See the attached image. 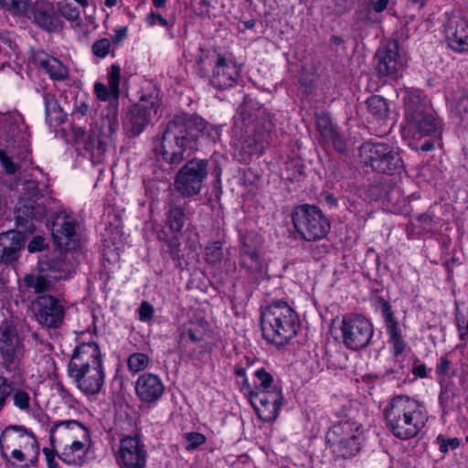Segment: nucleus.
Masks as SVG:
<instances>
[{
  "instance_id": "obj_22",
  "label": "nucleus",
  "mask_w": 468,
  "mask_h": 468,
  "mask_svg": "<svg viewBox=\"0 0 468 468\" xmlns=\"http://www.w3.org/2000/svg\"><path fill=\"white\" fill-rule=\"evenodd\" d=\"M134 390L140 401L154 405L165 393V384L159 376L144 373L136 379Z\"/></svg>"
},
{
  "instance_id": "obj_47",
  "label": "nucleus",
  "mask_w": 468,
  "mask_h": 468,
  "mask_svg": "<svg viewBox=\"0 0 468 468\" xmlns=\"http://www.w3.org/2000/svg\"><path fill=\"white\" fill-rule=\"evenodd\" d=\"M111 49V41L108 38H101L91 46L92 54L100 58H104Z\"/></svg>"
},
{
  "instance_id": "obj_60",
  "label": "nucleus",
  "mask_w": 468,
  "mask_h": 468,
  "mask_svg": "<svg viewBox=\"0 0 468 468\" xmlns=\"http://www.w3.org/2000/svg\"><path fill=\"white\" fill-rule=\"evenodd\" d=\"M421 151L429 152L434 149V143L431 140L426 141L420 148Z\"/></svg>"
},
{
  "instance_id": "obj_16",
  "label": "nucleus",
  "mask_w": 468,
  "mask_h": 468,
  "mask_svg": "<svg viewBox=\"0 0 468 468\" xmlns=\"http://www.w3.org/2000/svg\"><path fill=\"white\" fill-rule=\"evenodd\" d=\"M32 313L39 324L48 328L59 327L65 310L59 300L49 294L37 297L31 303Z\"/></svg>"
},
{
  "instance_id": "obj_58",
  "label": "nucleus",
  "mask_w": 468,
  "mask_h": 468,
  "mask_svg": "<svg viewBox=\"0 0 468 468\" xmlns=\"http://www.w3.org/2000/svg\"><path fill=\"white\" fill-rule=\"evenodd\" d=\"M412 372L415 376L425 378L427 376L426 366L424 364H420L413 368Z\"/></svg>"
},
{
  "instance_id": "obj_1",
  "label": "nucleus",
  "mask_w": 468,
  "mask_h": 468,
  "mask_svg": "<svg viewBox=\"0 0 468 468\" xmlns=\"http://www.w3.org/2000/svg\"><path fill=\"white\" fill-rule=\"evenodd\" d=\"M198 133L212 140L219 136L218 130L200 117L176 116L162 136L159 152L164 160L172 165L181 163L185 154L196 148Z\"/></svg>"
},
{
  "instance_id": "obj_46",
  "label": "nucleus",
  "mask_w": 468,
  "mask_h": 468,
  "mask_svg": "<svg viewBox=\"0 0 468 468\" xmlns=\"http://www.w3.org/2000/svg\"><path fill=\"white\" fill-rule=\"evenodd\" d=\"M436 442L439 445V450L442 453L448 452L450 450H455L460 445L458 438H447L442 434L438 435Z\"/></svg>"
},
{
  "instance_id": "obj_25",
  "label": "nucleus",
  "mask_w": 468,
  "mask_h": 468,
  "mask_svg": "<svg viewBox=\"0 0 468 468\" xmlns=\"http://www.w3.org/2000/svg\"><path fill=\"white\" fill-rule=\"evenodd\" d=\"M379 308L381 314L384 319L385 327L388 335V343L391 346L392 354L395 356H400L406 348V343L404 341L401 329L397 318L391 310L390 303L384 300H379Z\"/></svg>"
},
{
  "instance_id": "obj_28",
  "label": "nucleus",
  "mask_w": 468,
  "mask_h": 468,
  "mask_svg": "<svg viewBox=\"0 0 468 468\" xmlns=\"http://www.w3.org/2000/svg\"><path fill=\"white\" fill-rule=\"evenodd\" d=\"M108 85L101 82H96L94 84V93L98 100L101 101H107L113 99L118 104L120 96V82H121V68L117 64H112L108 69L107 72Z\"/></svg>"
},
{
  "instance_id": "obj_63",
  "label": "nucleus",
  "mask_w": 468,
  "mask_h": 468,
  "mask_svg": "<svg viewBox=\"0 0 468 468\" xmlns=\"http://www.w3.org/2000/svg\"><path fill=\"white\" fill-rule=\"evenodd\" d=\"M152 1H153V5L156 8H160V7H163L165 5L167 0H152Z\"/></svg>"
},
{
  "instance_id": "obj_48",
  "label": "nucleus",
  "mask_w": 468,
  "mask_h": 468,
  "mask_svg": "<svg viewBox=\"0 0 468 468\" xmlns=\"http://www.w3.org/2000/svg\"><path fill=\"white\" fill-rule=\"evenodd\" d=\"M11 392L12 382H10L7 378L0 375V412L5 408Z\"/></svg>"
},
{
  "instance_id": "obj_33",
  "label": "nucleus",
  "mask_w": 468,
  "mask_h": 468,
  "mask_svg": "<svg viewBox=\"0 0 468 468\" xmlns=\"http://www.w3.org/2000/svg\"><path fill=\"white\" fill-rule=\"evenodd\" d=\"M33 389L29 386H13L10 394L13 406L21 412L29 414L33 410L36 398L32 396Z\"/></svg>"
},
{
  "instance_id": "obj_23",
  "label": "nucleus",
  "mask_w": 468,
  "mask_h": 468,
  "mask_svg": "<svg viewBox=\"0 0 468 468\" xmlns=\"http://www.w3.org/2000/svg\"><path fill=\"white\" fill-rule=\"evenodd\" d=\"M76 219L71 215L60 213L55 218L52 237L56 245L61 250H72L76 247Z\"/></svg>"
},
{
  "instance_id": "obj_53",
  "label": "nucleus",
  "mask_w": 468,
  "mask_h": 468,
  "mask_svg": "<svg viewBox=\"0 0 468 468\" xmlns=\"http://www.w3.org/2000/svg\"><path fill=\"white\" fill-rule=\"evenodd\" d=\"M43 453L46 457V461L48 463V468H58V463L55 461V456L58 454L56 453V451L53 449H48L45 448L43 450Z\"/></svg>"
},
{
  "instance_id": "obj_17",
  "label": "nucleus",
  "mask_w": 468,
  "mask_h": 468,
  "mask_svg": "<svg viewBox=\"0 0 468 468\" xmlns=\"http://www.w3.org/2000/svg\"><path fill=\"white\" fill-rule=\"evenodd\" d=\"M116 462L120 468H145L147 451L136 435L123 437L119 443Z\"/></svg>"
},
{
  "instance_id": "obj_15",
  "label": "nucleus",
  "mask_w": 468,
  "mask_h": 468,
  "mask_svg": "<svg viewBox=\"0 0 468 468\" xmlns=\"http://www.w3.org/2000/svg\"><path fill=\"white\" fill-rule=\"evenodd\" d=\"M207 162L193 159L188 161L177 173L175 180L176 189L185 197L197 195L207 176Z\"/></svg>"
},
{
  "instance_id": "obj_11",
  "label": "nucleus",
  "mask_w": 468,
  "mask_h": 468,
  "mask_svg": "<svg viewBox=\"0 0 468 468\" xmlns=\"http://www.w3.org/2000/svg\"><path fill=\"white\" fill-rule=\"evenodd\" d=\"M52 198L48 195L45 186L36 181H27L22 187L20 197L16 204L17 218H44L48 210Z\"/></svg>"
},
{
  "instance_id": "obj_42",
  "label": "nucleus",
  "mask_w": 468,
  "mask_h": 468,
  "mask_svg": "<svg viewBox=\"0 0 468 468\" xmlns=\"http://www.w3.org/2000/svg\"><path fill=\"white\" fill-rule=\"evenodd\" d=\"M58 12L61 16L71 23H75L76 26L80 25V12L78 7L68 0L58 1L57 4Z\"/></svg>"
},
{
  "instance_id": "obj_34",
  "label": "nucleus",
  "mask_w": 468,
  "mask_h": 468,
  "mask_svg": "<svg viewBox=\"0 0 468 468\" xmlns=\"http://www.w3.org/2000/svg\"><path fill=\"white\" fill-rule=\"evenodd\" d=\"M240 264L250 271L260 272L262 271V261L256 249L242 241L239 252Z\"/></svg>"
},
{
  "instance_id": "obj_39",
  "label": "nucleus",
  "mask_w": 468,
  "mask_h": 468,
  "mask_svg": "<svg viewBox=\"0 0 468 468\" xmlns=\"http://www.w3.org/2000/svg\"><path fill=\"white\" fill-rule=\"evenodd\" d=\"M369 113L377 120H383L388 116V107L387 101L380 96H371L367 101Z\"/></svg>"
},
{
  "instance_id": "obj_18",
  "label": "nucleus",
  "mask_w": 468,
  "mask_h": 468,
  "mask_svg": "<svg viewBox=\"0 0 468 468\" xmlns=\"http://www.w3.org/2000/svg\"><path fill=\"white\" fill-rule=\"evenodd\" d=\"M207 58L214 63L210 83L217 89H229L235 85L239 76L237 63L230 58L215 51L207 52Z\"/></svg>"
},
{
  "instance_id": "obj_61",
  "label": "nucleus",
  "mask_w": 468,
  "mask_h": 468,
  "mask_svg": "<svg viewBox=\"0 0 468 468\" xmlns=\"http://www.w3.org/2000/svg\"><path fill=\"white\" fill-rule=\"evenodd\" d=\"M187 334L192 342H197L200 340V337L197 336L192 329H188Z\"/></svg>"
},
{
  "instance_id": "obj_7",
  "label": "nucleus",
  "mask_w": 468,
  "mask_h": 468,
  "mask_svg": "<svg viewBox=\"0 0 468 468\" xmlns=\"http://www.w3.org/2000/svg\"><path fill=\"white\" fill-rule=\"evenodd\" d=\"M298 328V314L285 302H274L261 314L262 335L277 346H283L295 337Z\"/></svg>"
},
{
  "instance_id": "obj_40",
  "label": "nucleus",
  "mask_w": 468,
  "mask_h": 468,
  "mask_svg": "<svg viewBox=\"0 0 468 468\" xmlns=\"http://www.w3.org/2000/svg\"><path fill=\"white\" fill-rule=\"evenodd\" d=\"M166 223L175 235L180 233L185 226L184 210L180 207H171L167 213Z\"/></svg>"
},
{
  "instance_id": "obj_37",
  "label": "nucleus",
  "mask_w": 468,
  "mask_h": 468,
  "mask_svg": "<svg viewBox=\"0 0 468 468\" xmlns=\"http://www.w3.org/2000/svg\"><path fill=\"white\" fill-rule=\"evenodd\" d=\"M23 282L27 288H32L36 293H43L52 290L53 280L45 274H27Z\"/></svg>"
},
{
  "instance_id": "obj_54",
  "label": "nucleus",
  "mask_w": 468,
  "mask_h": 468,
  "mask_svg": "<svg viewBox=\"0 0 468 468\" xmlns=\"http://www.w3.org/2000/svg\"><path fill=\"white\" fill-rule=\"evenodd\" d=\"M44 247V239L37 236L34 237L27 245L29 252L40 251Z\"/></svg>"
},
{
  "instance_id": "obj_56",
  "label": "nucleus",
  "mask_w": 468,
  "mask_h": 468,
  "mask_svg": "<svg viewBox=\"0 0 468 468\" xmlns=\"http://www.w3.org/2000/svg\"><path fill=\"white\" fill-rule=\"evenodd\" d=\"M168 250L173 257L176 256L179 253L180 242L176 236H175L171 240L168 241Z\"/></svg>"
},
{
  "instance_id": "obj_35",
  "label": "nucleus",
  "mask_w": 468,
  "mask_h": 468,
  "mask_svg": "<svg viewBox=\"0 0 468 468\" xmlns=\"http://www.w3.org/2000/svg\"><path fill=\"white\" fill-rule=\"evenodd\" d=\"M317 127L325 142L331 143L338 152L345 151L344 141L327 118L319 119Z\"/></svg>"
},
{
  "instance_id": "obj_44",
  "label": "nucleus",
  "mask_w": 468,
  "mask_h": 468,
  "mask_svg": "<svg viewBox=\"0 0 468 468\" xmlns=\"http://www.w3.org/2000/svg\"><path fill=\"white\" fill-rule=\"evenodd\" d=\"M150 359L144 353H133L128 357L127 365L130 372L139 373L144 370L149 365Z\"/></svg>"
},
{
  "instance_id": "obj_13",
  "label": "nucleus",
  "mask_w": 468,
  "mask_h": 468,
  "mask_svg": "<svg viewBox=\"0 0 468 468\" xmlns=\"http://www.w3.org/2000/svg\"><path fill=\"white\" fill-rule=\"evenodd\" d=\"M340 331L342 343L351 350L366 347L374 335L372 323L361 314L345 316L341 322Z\"/></svg>"
},
{
  "instance_id": "obj_19",
  "label": "nucleus",
  "mask_w": 468,
  "mask_h": 468,
  "mask_svg": "<svg viewBox=\"0 0 468 468\" xmlns=\"http://www.w3.org/2000/svg\"><path fill=\"white\" fill-rule=\"evenodd\" d=\"M250 401L258 417L263 421L274 420L282 402L281 388H272L270 392H250Z\"/></svg>"
},
{
  "instance_id": "obj_4",
  "label": "nucleus",
  "mask_w": 468,
  "mask_h": 468,
  "mask_svg": "<svg viewBox=\"0 0 468 468\" xmlns=\"http://www.w3.org/2000/svg\"><path fill=\"white\" fill-rule=\"evenodd\" d=\"M384 417L388 431L400 440L416 437L428 420L424 407L418 400L403 395L388 401Z\"/></svg>"
},
{
  "instance_id": "obj_49",
  "label": "nucleus",
  "mask_w": 468,
  "mask_h": 468,
  "mask_svg": "<svg viewBox=\"0 0 468 468\" xmlns=\"http://www.w3.org/2000/svg\"><path fill=\"white\" fill-rule=\"evenodd\" d=\"M451 361L446 356H441L440 358V361L436 366V373L440 383H442L445 380V378L451 369Z\"/></svg>"
},
{
  "instance_id": "obj_21",
  "label": "nucleus",
  "mask_w": 468,
  "mask_h": 468,
  "mask_svg": "<svg viewBox=\"0 0 468 468\" xmlns=\"http://www.w3.org/2000/svg\"><path fill=\"white\" fill-rule=\"evenodd\" d=\"M443 32L451 49L458 53L468 52V19L459 15L449 16Z\"/></svg>"
},
{
  "instance_id": "obj_31",
  "label": "nucleus",
  "mask_w": 468,
  "mask_h": 468,
  "mask_svg": "<svg viewBox=\"0 0 468 468\" xmlns=\"http://www.w3.org/2000/svg\"><path fill=\"white\" fill-rule=\"evenodd\" d=\"M39 270L41 272L47 273V276L53 281L60 279H68L73 270L72 265L63 257H58L48 261L39 262Z\"/></svg>"
},
{
  "instance_id": "obj_3",
  "label": "nucleus",
  "mask_w": 468,
  "mask_h": 468,
  "mask_svg": "<svg viewBox=\"0 0 468 468\" xmlns=\"http://www.w3.org/2000/svg\"><path fill=\"white\" fill-rule=\"evenodd\" d=\"M273 127L270 114L257 101L245 100L239 109L234 131L239 134L241 148L250 154L261 152Z\"/></svg>"
},
{
  "instance_id": "obj_52",
  "label": "nucleus",
  "mask_w": 468,
  "mask_h": 468,
  "mask_svg": "<svg viewBox=\"0 0 468 468\" xmlns=\"http://www.w3.org/2000/svg\"><path fill=\"white\" fill-rule=\"evenodd\" d=\"M138 312L140 320L146 322L152 319L154 314V308L147 302H143L139 307Z\"/></svg>"
},
{
  "instance_id": "obj_55",
  "label": "nucleus",
  "mask_w": 468,
  "mask_h": 468,
  "mask_svg": "<svg viewBox=\"0 0 468 468\" xmlns=\"http://www.w3.org/2000/svg\"><path fill=\"white\" fill-rule=\"evenodd\" d=\"M127 32H128V30H127L126 27H122L116 28L114 30V35L112 39V42L114 44H119L122 41H123L127 37Z\"/></svg>"
},
{
  "instance_id": "obj_10",
  "label": "nucleus",
  "mask_w": 468,
  "mask_h": 468,
  "mask_svg": "<svg viewBox=\"0 0 468 468\" xmlns=\"http://www.w3.org/2000/svg\"><path fill=\"white\" fill-rule=\"evenodd\" d=\"M292 220L296 232L307 241L320 240L330 230V222L314 206L296 207L292 214Z\"/></svg>"
},
{
  "instance_id": "obj_5",
  "label": "nucleus",
  "mask_w": 468,
  "mask_h": 468,
  "mask_svg": "<svg viewBox=\"0 0 468 468\" xmlns=\"http://www.w3.org/2000/svg\"><path fill=\"white\" fill-rule=\"evenodd\" d=\"M52 448L65 463L81 465L90 448V432L77 420L55 422L49 431Z\"/></svg>"
},
{
  "instance_id": "obj_50",
  "label": "nucleus",
  "mask_w": 468,
  "mask_h": 468,
  "mask_svg": "<svg viewBox=\"0 0 468 468\" xmlns=\"http://www.w3.org/2000/svg\"><path fill=\"white\" fill-rule=\"evenodd\" d=\"M146 23L150 27H154V26H155L157 24H159L160 26H162L164 27H171V25L169 24L167 19L163 17L161 15L155 14L154 12H151V13H149L147 15V16H146Z\"/></svg>"
},
{
  "instance_id": "obj_2",
  "label": "nucleus",
  "mask_w": 468,
  "mask_h": 468,
  "mask_svg": "<svg viewBox=\"0 0 468 468\" xmlns=\"http://www.w3.org/2000/svg\"><path fill=\"white\" fill-rule=\"evenodd\" d=\"M0 165L4 173L13 176L33 164L29 133L18 116L3 115L0 119Z\"/></svg>"
},
{
  "instance_id": "obj_12",
  "label": "nucleus",
  "mask_w": 468,
  "mask_h": 468,
  "mask_svg": "<svg viewBox=\"0 0 468 468\" xmlns=\"http://www.w3.org/2000/svg\"><path fill=\"white\" fill-rule=\"evenodd\" d=\"M362 162L378 173L392 174L402 167L403 162L398 151L383 143L367 142L360 147Z\"/></svg>"
},
{
  "instance_id": "obj_45",
  "label": "nucleus",
  "mask_w": 468,
  "mask_h": 468,
  "mask_svg": "<svg viewBox=\"0 0 468 468\" xmlns=\"http://www.w3.org/2000/svg\"><path fill=\"white\" fill-rule=\"evenodd\" d=\"M222 248L220 242H212L205 249V260L209 263H216L221 261Z\"/></svg>"
},
{
  "instance_id": "obj_38",
  "label": "nucleus",
  "mask_w": 468,
  "mask_h": 468,
  "mask_svg": "<svg viewBox=\"0 0 468 468\" xmlns=\"http://www.w3.org/2000/svg\"><path fill=\"white\" fill-rule=\"evenodd\" d=\"M34 22L39 27L47 31H55L60 27L59 19L45 10H37L34 13Z\"/></svg>"
},
{
  "instance_id": "obj_29",
  "label": "nucleus",
  "mask_w": 468,
  "mask_h": 468,
  "mask_svg": "<svg viewBox=\"0 0 468 468\" xmlns=\"http://www.w3.org/2000/svg\"><path fill=\"white\" fill-rule=\"evenodd\" d=\"M24 246L23 236L17 231H6L0 234V263L16 261Z\"/></svg>"
},
{
  "instance_id": "obj_59",
  "label": "nucleus",
  "mask_w": 468,
  "mask_h": 468,
  "mask_svg": "<svg viewBox=\"0 0 468 468\" xmlns=\"http://www.w3.org/2000/svg\"><path fill=\"white\" fill-rule=\"evenodd\" d=\"M458 333H459L460 339L462 341L466 342L467 338H468V326L467 325L459 324Z\"/></svg>"
},
{
  "instance_id": "obj_32",
  "label": "nucleus",
  "mask_w": 468,
  "mask_h": 468,
  "mask_svg": "<svg viewBox=\"0 0 468 468\" xmlns=\"http://www.w3.org/2000/svg\"><path fill=\"white\" fill-rule=\"evenodd\" d=\"M101 129V138L99 141V145L101 149H104L105 145L112 143L113 135L119 129V120L116 105H113L108 109V113L102 117Z\"/></svg>"
},
{
  "instance_id": "obj_41",
  "label": "nucleus",
  "mask_w": 468,
  "mask_h": 468,
  "mask_svg": "<svg viewBox=\"0 0 468 468\" xmlns=\"http://www.w3.org/2000/svg\"><path fill=\"white\" fill-rule=\"evenodd\" d=\"M31 4L32 0H0V6L15 16H25Z\"/></svg>"
},
{
  "instance_id": "obj_57",
  "label": "nucleus",
  "mask_w": 468,
  "mask_h": 468,
  "mask_svg": "<svg viewBox=\"0 0 468 468\" xmlns=\"http://www.w3.org/2000/svg\"><path fill=\"white\" fill-rule=\"evenodd\" d=\"M388 3H389V0H371V8L375 12L380 13L384 9H386Z\"/></svg>"
},
{
  "instance_id": "obj_14",
  "label": "nucleus",
  "mask_w": 468,
  "mask_h": 468,
  "mask_svg": "<svg viewBox=\"0 0 468 468\" xmlns=\"http://www.w3.org/2000/svg\"><path fill=\"white\" fill-rule=\"evenodd\" d=\"M25 356V345L16 328L0 326V357L7 372L16 371Z\"/></svg>"
},
{
  "instance_id": "obj_9",
  "label": "nucleus",
  "mask_w": 468,
  "mask_h": 468,
  "mask_svg": "<svg viewBox=\"0 0 468 468\" xmlns=\"http://www.w3.org/2000/svg\"><path fill=\"white\" fill-rule=\"evenodd\" d=\"M362 433L360 424L346 420L333 425L326 440L335 458L348 459L359 452Z\"/></svg>"
},
{
  "instance_id": "obj_26",
  "label": "nucleus",
  "mask_w": 468,
  "mask_h": 468,
  "mask_svg": "<svg viewBox=\"0 0 468 468\" xmlns=\"http://www.w3.org/2000/svg\"><path fill=\"white\" fill-rule=\"evenodd\" d=\"M68 372L77 387L86 395L98 394L104 384L103 367L69 370Z\"/></svg>"
},
{
  "instance_id": "obj_24",
  "label": "nucleus",
  "mask_w": 468,
  "mask_h": 468,
  "mask_svg": "<svg viewBox=\"0 0 468 468\" xmlns=\"http://www.w3.org/2000/svg\"><path fill=\"white\" fill-rule=\"evenodd\" d=\"M100 367H103L101 350L96 343L89 342L76 346L68 371Z\"/></svg>"
},
{
  "instance_id": "obj_20",
  "label": "nucleus",
  "mask_w": 468,
  "mask_h": 468,
  "mask_svg": "<svg viewBox=\"0 0 468 468\" xmlns=\"http://www.w3.org/2000/svg\"><path fill=\"white\" fill-rule=\"evenodd\" d=\"M160 101L156 95L144 97L129 112V123L133 135H138L149 123L153 115H156Z\"/></svg>"
},
{
  "instance_id": "obj_27",
  "label": "nucleus",
  "mask_w": 468,
  "mask_h": 468,
  "mask_svg": "<svg viewBox=\"0 0 468 468\" xmlns=\"http://www.w3.org/2000/svg\"><path fill=\"white\" fill-rule=\"evenodd\" d=\"M377 71L380 77L396 78L403 69L397 48H381L376 53Z\"/></svg>"
},
{
  "instance_id": "obj_43",
  "label": "nucleus",
  "mask_w": 468,
  "mask_h": 468,
  "mask_svg": "<svg viewBox=\"0 0 468 468\" xmlns=\"http://www.w3.org/2000/svg\"><path fill=\"white\" fill-rule=\"evenodd\" d=\"M255 377L259 384L250 392H270L272 388H280L277 384L273 383L272 376L264 368H260L255 371Z\"/></svg>"
},
{
  "instance_id": "obj_62",
  "label": "nucleus",
  "mask_w": 468,
  "mask_h": 468,
  "mask_svg": "<svg viewBox=\"0 0 468 468\" xmlns=\"http://www.w3.org/2000/svg\"><path fill=\"white\" fill-rule=\"evenodd\" d=\"M104 5L108 8H112L116 6L119 3V0H103Z\"/></svg>"
},
{
  "instance_id": "obj_36",
  "label": "nucleus",
  "mask_w": 468,
  "mask_h": 468,
  "mask_svg": "<svg viewBox=\"0 0 468 468\" xmlns=\"http://www.w3.org/2000/svg\"><path fill=\"white\" fill-rule=\"evenodd\" d=\"M46 120L50 126H57L64 122V113L57 100L50 94L44 95Z\"/></svg>"
},
{
  "instance_id": "obj_8",
  "label": "nucleus",
  "mask_w": 468,
  "mask_h": 468,
  "mask_svg": "<svg viewBox=\"0 0 468 468\" xmlns=\"http://www.w3.org/2000/svg\"><path fill=\"white\" fill-rule=\"evenodd\" d=\"M0 449L5 458L34 464L39 454V446L33 433L23 426H8L0 435Z\"/></svg>"
},
{
  "instance_id": "obj_30",
  "label": "nucleus",
  "mask_w": 468,
  "mask_h": 468,
  "mask_svg": "<svg viewBox=\"0 0 468 468\" xmlns=\"http://www.w3.org/2000/svg\"><path fill=\"white\" fill-rule=\"evenodd\" d=\"M34 61L41 67L54 80H64L68 78L69 71L62 62L45 52L39 51L34 55Z\"/></svg>"
},
{
  "instance_id": "obj_51",
  "label": "nucleus",
  "mask_w": 468,
  "mask_h": 468,
  "mask_svg": "<svg viewBox=\"0 0 468 468\" xmlns=\"http://www.w3.org/2000/svg\"><path fill=\"white\" fill-rule=\"evenodd\" d=\"M186 440L189 442L187 449H194L206 441V437L198 432H189L186 434Z\"/></svg>"
},
{
  "instance_id": "obj_64",
  "label": "nucleus",
  "mask_w": 468,
  "mask_h": 468,
  "mask_svg": "<svg viewBox=\"0 0 468 468\" xmlns=\"http://www.w3.org/2000/svg\"><path fill=\"white\" fill-rule=\"evenodd\" d=\"M455 320H456L457 330H459V324L464 325L463 317L457 313Z\"/></svg>"
},
{
  "instance_id": "obj_6",
  "label": "nucleus",
  "mask_w": 468,
  "mask_h": 468,
  "mask_svg": "<svg viewBox=\"0 0 468 468\" xmlns=\"http://www.w3.org/2000/svg\"><path fill=\"white\" fill-rule=\"evenodd\" d=\"M404 103L405 136L421 139L441 132V122L420 90H407Z\"/></svg>"
}]
</instances>
